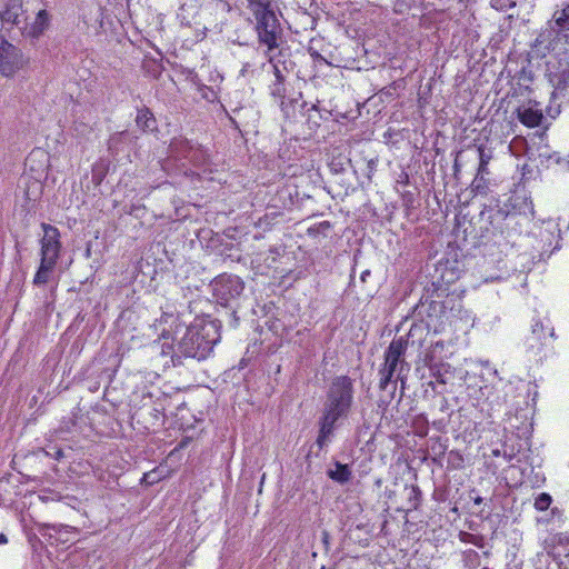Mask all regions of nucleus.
Here are the masks:
<instances>
[{"label":"nucleus","mask_w":569,"mask_h":569,"mask_svg":"<svg viewBox=\"0 0 569 569\" xmlns=\"http://www.w3.org/2000/svg\"><path fill=\"white\" fill-rule=\"evenodd\" d=\"M355 389L348 376L335 377L327 390L326 399L318 420V436L316 446L323 450L335 437L339 421L349 416L353 405Z\"/></svg>","instance_id":"1"},{"label":"nucleus","mask_w":569,"mask_h":569,"mask_svg":"<svg viewBox=\"0 0 569 569\" xmlns=\"http://www.w3.org/2000/svg\"><path fill=\"white\" fill-rule=\"evenodd\" d=\"M219 340V325L216 320H196L177 342L172 355L173 365H183L184 358L204 360Z\"/></svg>","instance_id":"2"},{"label":"nucleus","mask_w":569,"mask_h":569,"mask_svg":"<svg viewBox=\"0 0 569 569\" xmlns=\"http://www.w3.org/2000/svg\"><path fill=\"white\" fill-rule=\"evenodd\" d=\"M421 325H412L407 337L395 338L387 350L385 351V362L379 369V389L387 391L391 383L401 381V388H405L407 372L410 370L409 363L405 361V353L409 345V340L413 338L417 332H422Z\"/></svg>","instance_id":"3"},{"label":"nucleus","mask_w":569,"mask_h":569,"mask_svg":"<svg viewBox=\"0 0 569 569\" xmlns=\"http://www.w3.org/2000/svg\"><path fill=\"white\" fill-rule=\"evenodd\" d=\"M210 287L217 303L224 309V321L230 328L236 329L240 323L238 313L244 299V281L239 276L224 272L217 276L210 282Z\"/></svg>","instance_id":"4"},{"label":"nucleus","mask_w":569,"mask_h":569,"mask_svg":"<svg viewBox=\"0 0 569 569\" xmlns=\"http://www.w3.org/2000/svg\"><path fill=\"white\" fill-rule=\"evenodd\" d=\"M542 552L537 555L536 569H560V559L569 557V536L556 533L547 537L542 542Z\"/></svg>","instance_id":"5"},{"label":"nucleus","mask_w":569,"mask_h":569,"mask_svg":"<svg viewBox=\"0 0 569 569\" xmlns=\"http://www.w3.org/2000/svg\"><path fill=\"white\" fill-rule=\"evenodd\" d=\"M529 160L530 158L521 164V180L515 186L509 199L512 208L523 214H533V201L530 190L532 169Z\"/></svg>","instance_id":"6"},{"label":"nucleus","mask_w":569,"mask_h":569,"mask_svg":"<svg viewBox=\"0 0 569 569\" xmlns=\"http://www.w3.org/2000/svg\"><path fill=\"white\" fill-rule=\"evenodd\" d=\"M545 77L553 88L552 96H566V79H569V61L550 54L545 61Z\"/></svg>","instance_id":"7"},{"label":"nucleus","mask_w":569,"mask_h":569,"mask_svg":"<svg viewBox=\"0 0 569 569\" xmlns=\"http://www.w3.org/2000/svg\"><path fill=\"white\" fill-rule=\"evenodd\" d=\"M536 240L541 244L539 252L540 260L550 257L551 253L560 248V229L553 219L541 220L540 224H536Z\"/></svg>","instance_id":"8"},{"label":"nucleus","mask_w":569,"mask_h":569,"mask_svg":"<svg viewBox=\"0 0 569 569\" xmlns=\"http://www.w3.org/2000/svg\"><path fill=\"white\" fill-rule=\"evenodd\" d=\"M257 32L260 43L267 46L268 52L280 47L282 29L276 14H269L257 22Z\"/></svg>","instance_id":"9"},{"label":"nucleus","mask_w":569,"mask_h":569,"mask_svg":"<svg viewBox=\"0 0 569 569\" xmlns=\"http://www.w3.org/2000/svg\"><path fill=\"white\" fill-rule=\"evenodd\" d=\"M41 227L43 230V237L40 240L41 260L57 264L61 250L60 231L57 227L44 222L41 223Z\"/></svg>","instance_id":"10"},{"label":"nucleus","mask_w":569,"mask_h":569,"mask_svg":"<svg viewBox=\"0 0 569 569\" xmlns=\"http://www.w3.org/2000/svg\"><path fill=\"white\" fill-rule=\"evenodd\" d=\"M23 66L22 52L4 39H0V74L12 77Z\"/></svg>","instance_id":"11"},{"label":"nucleus","mask_w":569,"mask_h":569,"mask_svg":"<svg viewBox=\"0 0 569 569\" xmlns=\"http://www.w3.org/2000/svg\"><path fill=\"white\" fill-rule=\"evenodd\" d=\"M0 20L4 24L20 26L26 20L22 0H7L4 9L0 11Z\"/></svg>","instance_id":"12"},{"label":"nucleus","mask_w":569,"mask_h":569,"mask_svg":"<svg viewBox=\"0 0 569 569\" xmlns=\"http://www.w3.org/2000/svg\"><path fill=\"white\" fill-rule=\"evenodd\" d=\"M274 81L269 86L270 96L280 101V104L283 106L284 98L287 93L286 88V77L282 73V69L278 67V63L274 62Z\"/></svg>","instance_id":"13"},{"label":"nucleus","mask_w":569,"mask_h":569,"mask_svg":"<svg viewBox=\"0 0 569 569\" xmlns=\"http://www.w3.org/2000/svg\"><path fill=\"white\" fill-rule=\"evenodd\" d=\"M133 136L127 131L114 132L108 139V150L112 156H118L124 147L131 143Z\"/></svg>","instance_id":"14"},{"label":"nucleus","mask_w":569,"mask_h":569,"mask_svg":"<svg viewBox=\"0 0 569 569\" xmlns=\"http://www.w3.org/2000/svg\"><path fill=\"white\" fill-rule=\"evenodd\" d=\"M136 123L143 132H154L158 130L157 119L147 107L138 109Z\"/></svg>","instance_id":"15"},{"label":"nucleus","mask_w":569,"mask_h":569,"mask_svg":"<svg viewBox=\"0 0 569 569\" xmlns=\"http://www.w3.org/2000/svg\"><path fill=\"white\" fill-rule=\"evenodd\" d=\"M233 116H229L232 126L241 130V127L249 126V118L257 116V111L252 107H238L232 110Z\"/></svg>","instance_id":"16"},{"label":"nucleus","mask_w":569,"mask_h":569,"mask_svg":"<svg viewBox=\"0 0 569 569\" xmlns=\"http://www.w3.org/2000/svg\"><path fill=\"white\" fill-rule=\"evenodd\" d=\"M333 466L335 469L327 470V476L331 480L338 482L339 485H345L349 482L352 477V470L350 466L347 463H341L339 461H336Z\"/></svg>","instance_id":"17"},{"label":"nucleus","mask_w":569,"mask_h":569,"mask_svg":"<svg viewBox=\"0 0 569 569\" xmlns=\"http://www.w3.org/2000/svg\"><path fill=\"white\" fill-rule=\"evenodd\" d=\"M248 2L257 22L269 14H276L271 8V0H248Z\"/></svg>","instance_id":"18"},{"label":"nucleus","mask_w":569,"mask_h":569,"mask_svg":"<svg viewBox=\"0 0 569 569\" xmlns=\"http://www.w3.org/2000/svg\"><path fill=\"white\" fill-rule=\"evenodd\" d=\"M193 147H194V144L184 138H174L170 143V148H171L172 152L177 157L187 159V160L190 157Z\"/></svg>","instance_id":"19"},{"label":"nucleus","mask_w":569,"mask_h":569,"mask_svg":"<svg viewBox=\"0 0 569 569\" xmlns=\"http://www.w3.org/2000/svg\"><path fill=\"white\" fill-rule=\"evenodd\" d=\"M563 511L558 507H552L546 512H539L536 515V523L538 525H553L562 521Z\"/></svg>","instance_id":"20"},{"label":"nucleus","mask_w":569,"mask_h":569,"mask_svg":"<svg viewBox=\"0 0 569 569\" xmlns=\"http://www.w3.org/2000/svg\"><path fill=\"white\" fill-rule=\"evenodd\" d=\"M56 264L47 263L46 261L40 262V266L33 277V284L37 287L43 286L49 282L50 277L53 273Z\"/></svg>","instance_id":"21"},{"label":"nucleus","mask_w":569,"mask_h":569,"mask_svg":"<svg viewBox=\"0 0 569 569\" xmlns=\"http://www.w3.org/2000/svg\"><path fill=\"white\" fill-rule=\"evenodd\" d=\"M108 171H109V164L103 160H100L92 164L91 182L93 183L94 187H99L102 183Z\"/></svg>","instance_id":"22"},{"label":"nucleus","mask_w":569,"mask_h":569,"mask_svg":"<svg viewBox=\"0 0 569 569\" xmlns=\"http://www.w3.org/2000/svg\"><path fill=\"white\" fill-rule=\"evenodd\" d=\"M509 149L515 157H522L529 153L530 146L527 138L516 136L510 142Z\"/></svg>","instance_id":"23"},{"label":"nucleus","mask_w":569,"mask_h":569,"mask_svg":"<svg viewBox=\"0 0 569 569\" xmlns=\"http://www.w3.org/2000/svg\"><path fill=\"white\" fill-rule=\"evenodd\" d=\"M188 161L197 168H202L209 162V153L201 146H194Z\"/></svg>","instance_id":"24"},{"label":"nucleus","mask_w":569,"mask_h":569,"mask_svg":"<svg viewBox=\"0 0 569 569\" xmlns=\"http://www.w3.org/2000/svg\"><path fill=\"white\" fill-rule=\"evenodd\" d=\"M49 26V14L46 10H40L34 19V22L31 27V34L33 37H39L43 33V31Z\"/></svg>","instance_id":"25"},{"label":"nucleus","mask_w":569,"mask_h":569,"mask_svg":"<svg viewBox=\"0 0 569 569\" xmlns=\"http://www.w3.org/2000/svg\"><path fill=\"white\" fill-rule=\"evenodd\" d=\"M478 157H479V167L477 174L485 176L489 173L488 164L492 158L491 152L487 150L483 146H479L477 148Z\"/></svg>","instance_id":"26"},{"label":"nucleus","mask_w":569,"mask_h":569,"mask_svg":"<svg viewBox=\"0 0 569 569\" xmlns=\"http://www.w3.org/2000/svg\"><path fill=\"white\" fill-rule=\"evenodd\" d=\"M396 390L397 383H391L387 391H381V395L378 400V408L381 410L383 416L386 415L388 406L390 405L391 400L396 395Z\"/></svg>","instance_id":"27"},{"label":"nucleus","mask_w":569,"mask_h":569,"mask_svg":"<svg viewBox=\"0 0 569 569\" xmlns=\"http://www.w3.org/2000/svg\"><path fill=\"white\" fill-rule=\"evenodd\" d=\"M518 119L521 123H523L528 128H533V107L528 106H520L517 109Z\"/></svg>","instance_id":"28"},{"label":"nucleus","mask_w":569,"mask_h":569,"mask_svg":"<svg viewBox=\"0 0 569 569\" xmlns=\"http://www.w3.org/2000/svg\"><path fill=\"white\" fill-rule=\"evenodd\" d=\"M462 562L469 569H476L480 566V555L473 550L468 549L462 552Z\"/></svg>","instance_id":"29"},{"label":"nucleus","mask_w":569,"mask_h":569,"mask_svg":"<svg viewBox=\"0 0 569 569\" xmlns=\"http://www.w3.org/2000/svg\"><path fill=\"white\" fill-rule=\"evenodd\" d=\"M552 501H553L552 497L549 493H547V492L539 493L536 497V511L546 512L547 510H550L552 508L551 507Z\"/></svg>","instance_id":"30"},{"label":"nucleus","mask_w":569,"mask_h":569,"mask_svg":"<svg viewBox=\"0 0 569 569\" xmlns=\"http://www.w3.org/2000/svg\"><path fill=\"white\" fill-rule=\"evenodd\" d=\"M406 489L409 490V492H408L409 508L413 509V510L418 509V507L420 506V502H421V497H422L421 490L417 486H411L410 488H406Z\"/></svg>","instance_id":"31"},{"label":"nucleus","mask_w":569,"mask_h":569,"mask_svg":"<svg viewBox=\"0 0 569 569\" xmlns=\"http://www.w3.org/2000/svg\"><path fill=\"white\" fill-rule=\"evenodd\" d=\"M269 62L272 64L273 69H274V62H277L278 67L280 68V66H282V69L286 71H289L295 66V63L291 60L287 61L284 59V50L283 49H280L279 53L277 56H270Z\"/></svg>","instance_id":"32"},{"label":"nucleus","mask_w":569,"mask_h":569,"mask_svg":"<svg viewBox=\"0 0 569 569\" xmlns=\"http://www.w3.org/2000/svg\"><path fill=\"white\" fill-rule=\"evenodd\" d=\"M370 429L371 426L367 421H363V423L358 427L356 431L358 442L369 443L372 440L373 436Z\"/></svg>","instance_id":"33"},{"label":"nucleus","mask_w":569,"mask_h":569,"mask_svg":"<svg viewBox=\"0 0 569 569\" xmlns=\"http://www.w3.org/2000/svg\"><path fill=\"white\" fill-rule=\"evenodd\" d=\"M556 17V23L562 29H569V4H567L560 12V14Z\"/></svg>","instance_id":"34"},{"label":"nucleus","mask_w":569,"mask_h":569,"mask_svg":"<svg viewBox=\"0 0 569 569\" xmlns=\"http://www.w3.org/2000/svg\"><path fill=\"white\" fill-rule=\"evenodd\" d=\"M330 228H331V224H330V222H329V221H321L320 223H318V224H315V226L310 227V228L308 229V234H309V236H315V234H317V233H323V234H326V232H327L328 230H330Z\"/></svg>","instance_id":"35"},{"label":"nucleus","mask_w":569,"mask_h":569,"mask_svg":"<svg viewBox=\"0 0 569 569\" xmlns=\"http://www.w3.org/2000/svg\"><path fill=\"white\" fill-rule=\"evenodd\" d=\"M538 158L540 159V164H542V166L546 164L547 168L551 163L558 164L560 162V157L557 156L556 153L548 154V153H545V152H539Z\"/></svg>","instance_id":"36"},{"label":"nucleus","mask_w":569,"mask_h":569,"mask_svg":"<svg viewBox=\"0 0 569 569\" xmlns=\"http://www.w3.org/2000/svg\"><path fill=\"white\" fill-rule=\"evenodd\" d=\"M445 313L443 302L431 301L428 307V316H441Z\"/></svg>","instance_id":"37"},{"label":"nucleus","mask_w":569,"mask_h":569,"mask_svg":"<svg viewBox=\"0 0 569 569\" xmlns=\"http://www.w3.org/2000/svg\"><path fill=\"white\" fill-rule=\"evenodd\" d=\"M459 538H460V540L462 542L473 543L476 546H481L480 542H479L481 540V538L477 537V536H475L472 533L460 531Z\"/></svg>","instance_id":"38"},{"label":"nucleus","mask_w":569,"mask_h":569,"mask_svg":"<svg viewBox=\"0 0 569 569\" xmlns=\"http://www.w3.org/2000/svg\"><path fill=\"white\" fill-rule=\"evenodd\" d=\"M490 4L496 10L505 11L508 8L512 7L515 3L512 2V0H491Z\"/></svg>","instance_id":"39"},{"label":"nucleus","mask_w":569,"mask_h":569,"mask_svg":"<svg viewBox=\"0 0 569 569\" xmlns=\"http://www.w3.org/2000/svg\"><path fill=\"white\" fill-rule=\"evenodd\" d=\"M144 210L146 207L143 204H131L127 213L136 218H141Z\"/></svg>","instance_id":"40"},{"label":"nucleus","mask_w":569,"mask_h":569,"mask_svg":"<svg viewBox=\"0 0 569 569\" xmlns=\"http://www.w3.org/2000/svg\"><path fill=\"white\" fill-rule=\"evenodd\" d=\"M159 476L156 470H152L150 472H146L142 477V482L146 485H153L159 481Z\"/></svg>","instance_id":"41"},{"label":"nucleus","mask_w":569,"mask_h":569,"mask_svg":"<svg viewBox=\"0 0 569 569\" xmlns=\"http://www.w3.org/2000/svg\"><path fill=\"white\" fill-rule=\"evenodd\" d=\"M431 450L437 456H443L447 450V446L441 442L440 438H437L436 443L431 446Z\"/></svg>","instance_id":"42"},{"label":"nucleus","mask_w":569,"mask_h":569,"mask_svg":"<svg viewBox=\"0 0 569 569\" xmlns=\"http://www.w3.org/2000/svg\"><path fill=\"white\" fill-rule=\"evenodd\" d=\"M483 181H485L483 176L477 174L472 182L475 190L479 193H486L487 188L482 184Z\"/></svg>","instance_id":"43"},{"label":"nucleus","mask_w":569,"mask_h":569,"mask_svg":"<svg viewBox=\"0 0 569 569\" xmlns=\"http://www.w3.org/2000/svg\"><path fill=\"white\" fill-rule=\"evenodd\" d=\"M330 169H331V171H332V172H335V173H340V172L345 171L343 162H342V161H340V160H339V161H335V160H333V161L330 163Z\"/></svg>","instance_id":"44"},{"label":"nucleus","mask_w":569,"mask_h":569,"mask_svg":"<svg viewBox=\"0 0 569 569\" xmlns=\"http://www.w3.org/2000/svg\"><path fill=\"white\" fill-rule=\"evenodd\" d=\"M545 116L542 110L536 109V129L543 127Z\"/></svg>","instance_id":"45"},{"label":"nucleus","mask_w":569,"mask_h":569,"mask_svg":"<svg viewBox=\"0 0 569 569\" xmlns=\"http://www.w3.org/2000/svg\"><path fill=\"white\" fill-rule=\"evenodd\" d=\"M251 67L252 66L249 62L243 63V66H242V68L240 70V74L246 77V76H248L250 73H253V70H252Z\"/></svg>","instance_id":"46"},{"label":"nucleus","mask_w":569,"mask_h":569,"mask_svg":"<svg viewBox=\"0 0 569 569\" xmlns=\"http://www.w3.org/2000/svg\"><path fill=\"white\" fill-rule=\"evenodd\" d=\"M8 542V538L6 535L0 533V545H6Z\"/></svg>","instance_id":"47"},{"label":"nucleus","mask_w":569,"mask_h":569,"mask_svg":"<svg viewBox=\"0 0 569 569\" xmlns=\"http://www.w3.org/2000/svg\"><path fill=\"white\" fill-rule=\"evenodd\" d=\"M370 276V271L369 270H365L362 273H361V281H366V278Z\"/></svg>","instance_id":"48"},{"label":"nucleus","mask_w":569,"mask_h":569,"mask_svg":"<svg viewBox=\"0 0 569 569\" xmlns=\"http://www.w3.org/2000/svg\"><path fill=\"white\" fill-rule=\"evenodd\" d=\"M450 456H456V458H457L460 462H462V457H461V455H459L458 452H456V451H451V452H450Z\"/></svg>","instance_id":"49"},{"label":"nucleus","mask_w":569,"mask_h":569,"mask_svg":"<svg viewBox=\"0 0 569 569\" xmlns=\"http://www.w3.org/2000/svg\"><path fill=\"white\" fill-rule=\"evenodd\" d=\"M541 41H539V39H536V44H535V48H536V56H538V51H539V46H540Z\"/></svg>","instance_id":"50"},{"label":"nucleus","mask_w":569,"mask_h":569,"mask_svg":"<svg viewBox=\"0 0 569 569\" xmlns=\"http://www.w3.org/2000/svg\"><path fill=\"white\" fill-rule=\"evenodd\" d=\"M473 502H475L476 505H480V503H482V498H481V497H476V498L473 499Z\"/></svg>","instance_id":"51"},{"label":"nucleus","mask_w":569,"mask_h":569,"mask_svg":"<svg viewBox=\"0 0 569 569\" xmlns=\"http://www.w3.org/2000/svg\"><path fill=\"white\" fill-rule=\"evenodd\" d=\"M548 335H549L550 338H553L555 337V329L550 328L549 331H548Z\"/></svg>","instance_id":"52"},{"label":"nucleus","mask_w":569,"mask_h":569,"mask_svg":"<svg viewBox=\"0 0 569 569\" xmlns=\"http://www.w3.org/2000/svg\"><path fill=\"white\" fill-rule=\"evenodd\" d=\"M59 528L73 529L72 527H70V526H68V525H59Z\"/></svg>","instance_id":"53"},{"label":"nucleus","mask_w":569,"mask_h":569,"mask_svg":"<svg viewBox=\"0 0 569 569\" xmlns=\"http://www.w3.org/2000/svg\"><path fill=\"white\" fill-rule=\"evenodd\" d=\"M62 455H63V453H62V451H61V450H58V451H57V455H56V458H57V459H59L60 457H62Z\"/></svg>","instance_id":"54"},{"label":"nucleus","mask_w":569,"mask_h":569,"mask_svg":"<svg viewBox=\"0 0 569 569\" xmlns=\"http://www.w3.org/2000/svg\"><path fill=\"white\" fill-rule=\"evenodd\" d=\"M569 90V78L566 79V92Z\"/></svg>","instance_id":"55"},{"label":"nucleus","mask_w":569,"mask_h":569,"mask_svg":"<svg viewBox=\"0 0 569 569\" xmlns=\"http://www.w3.org/2000/svg\"><path fill=\"white\" fill-rule=\"evenodd\" d=\"M453 167H455V170L458 171L459 166H458V161L457 160L455 161V166Z\"/></svg>","instance_id":"56"},{"label":"nucleus","mask_w":569,"mask_h":569,"mask_svg":"<svg viewBox=\"0 0 569 569\" xmlns=\"http://www.w3.org/2000/svg\"><path fill=\"white\" fill-rule=\"evenodd\" d=\"M492 452H493L495 456L499 455V450H493Z\"/></svg>","instance_id":"57"}]
</instances>
